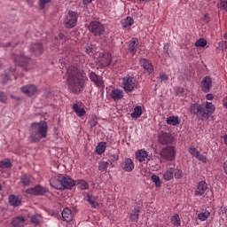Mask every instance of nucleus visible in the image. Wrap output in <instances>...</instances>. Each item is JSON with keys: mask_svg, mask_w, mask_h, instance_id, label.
<instances>
[{"mask_svg": "<svg viewBox=\"0 0 227 227\" xmlns=\"http://www.w3.org/2000/svg\"><path fill=\"white\" fill-rule=\"evenodd\" d=\"M20 91L26 97H34L38 92V88L35 84H27L20 88Z\"/></svg>", "mask_w": 227, "mask_h": 227, "instance_id": "obj_11", "label": "nucleus"}, {"mask_svg": "<svg viewBox=\"0 0 227 227\" xmlns=\"http://www.w3.org/2000/svg\"><path fill=\"white\" fill-rule=\"evenodd\" d=\"M121 168L122 171H125L126 173H132V171H134V168H136V165L134 164V160L132 159L125 158L121 163Z\"/></svg>", "mask_w": 227, "mask_h": 227, "instance_id": "obj_12", "label": "nucleus"}, {"mask_svg": "<svg viewBox=\"0 0 227 227\" xmlns=\"http://www.w3.org/2000/svg\"><path fill=\"white\" fill-rule=\"evenodd\" d=\"M27 194H31L32 196H43L45 192H49V189L45 186L36 185L26 190Z\"/></svg>", "mask_w": 227, "mask_h": 227, "instance_id": "obj_10", "label": "nucleus"}, {"mask_svg": "<svg viewBox=\"0 0 227 227\" xmlns=\"http://www.w3.org/2000/svg\"><path fill=\"white\" fill-rule=\"evenodd\" d=\"M26 220L22 216L14 217L12 220V227H24Z\"/></svg>", "mask_w": 227, "mask_h": 227, "instance_id": "obj_25", "label": "nucleus"}, {"mask_svg": "<svg viewBox=\"0 0 227 227\" xmlns=\"http://www.w3.org/2000/svg\"><path fill=\"white\" fill-rule=\"evenodd\" d=\"M170 221L175 227H178L182 224V220L180 219V215L178 214H174L170 217Z\"/></svg>", "mask_w": 227, "mask_h": 227, "instance_id": "obj_34", "label": "nucleus"}, {"mask_svg": "<svg viewBox=\"0 0 227 227\" xmlns=\"http://www.w3.org/2000/svg\"><path fill=\"white\" fill-rule=\"evenodd\" d=\"M50 185L53 187V189L63 191V185L61 183V174L59 176L51 177L50 179Z\"/></svg>", "mask_w": 227, "mask_h": 227, "instance_id": "obj_18", "label": "nucleus"}, {"mask_svg": "<svg viewBox=\"0 0 227 227\" xmlns=\"http://www.w3.org/2000/svg\"><path fill=\"white\" fill-rule=\"evenodd\" d=\"M109 65H111V58L108 57V59H106V62L105 63V67H109Z\"/></svg>", "mask_w": 227, "mask_h": 227, "instance_id": "obj_56", "label": "nucleus"}, {"mask_svg": "<svg viewBox=\"0 0 227 227\" xmlns=\"http://www.w3.org/2000/svg\"><path fill=\"white\" fill-rule=\"evenodd\" d=\"M75 185L78 187V189H81V191H88L90 189V184L86 182L84 179H79L75 182Z\"/></svg>", "mask_w": 227, "mask_h": 227, "instance_id": "obj_27", "label": "nucleus"}, {"mask_svg": "<svg viewBox=\"0 0 227 227\" xmlns=\"http://www.w3.org/2000/svg\"><path fill=\"white\" fill-rule=\"evenodd\" d=\"M190 111L192 114H196L198 118H200L202 121H205L212 116L214 111H215V106H214L212 102H206L202 105L192 104Z\"/></svg>", "mask_w": 227, "mask_h": 227, "instance_id": "obj_2", "label": "nucleus"}, {"mask_svg": "<svg viewBox=\"0 0 227 227\" xmlns=\"http://www.w3.org/2000/svg\"><path fill=\"white\" fill-rule=\"evenodd\" d=\"M195 47H207V41L205 40V38H200L199 40L196 41L195 43Z\"/></svg>", "mask_w": 227, "mask_h": 227, "instance_id": "obj_41", "label": "nucleus"}, {"mask_svg": "<svg viewBox=\"0 0 227 227\" xmlns=\"http://www.w3.org/2000/svg\"><path fill=\"white\" fill-rule=\"evenodd\" d=\"M30 51L33 56H42L43 54V44L41 43H32L30 45Z\"/></svg>", "mask_w": 227, "mask_h": 227, "instance_id": "obj_14", "label": "nucleus"}, {"mask_svg": "<svg viewBox=\"0 0 227 227\" xmlns=\"http://www.w3.org/2000/svg\"><path fill=\"white\" fill-rule=\"evenodd\" d=\"M30 182H31V179L27 175H24L20 177V184H22L24 187H27V185H29Z\"/></svg>", "mask_w": 227, "mask_h": 227, "instance_id": "obj_39", "label": "nucleus"}, {"mask_svg": "<svg viewBox=\"0 0 227 227\" xmlns=\"http://www.w3.org/2000/svg\"><path fill=\"white\" fill-rule=\"evenodd\" d=\"M47 130H49V125L45 121L32 123L31 134L29 136L30 141L32 143H40L42 139L47 137Z\"/></svg>", "mask_w": 227, "mask_h": 227, "instance_id": "obj_3", "label": "nucleus"}, {"mask_svg": "<svg viewBox=\"0 0 227 227\" xmlns=\"http://www.w3.org/2000/svg\"><path fill=\"white\" fill-rule=\"evenodd\" d=\"M173 141H175V137L169 132L160 131L158 135V143L162 145V146L172 145Z\"/></svg>", "mask_w": 227, "mask_h": 227, "instance_id": "obj_8", "label": "nucleus"}, {"mask_svg": "<svg viewBox=\"0 0 227 227\" xmlns=\"http://www.w3.org/2000/svg\"><path fill=\"white\" fill-rule=\"evenodd\" d=\"M223 171L227 175V160L223 163Z\"/></svg>", "mask_w": 227, "mask_h": 227, "instance_id": "obj_57", "label": "nucleus"}, {"mask_svg": "<svg viewBox=\"0 0 227 227\" xmlns=\"http://www.w3.org/2000/svg\"><path fill=\"white\" fill-rule=\"evenodd\" d=\"M31 223L35 224V226H38L40 223H42V215H34L31 216Z\"/></svg>", "mask_w": 227, "mask_h": 227, "instance_id": "obj_38", "label": "nucleus"}, {"mask_svg": "<svg viewBox=\"0 0 227 227\" xmlns=\"http://www.w3.org/2000/svg\"><path fill=\"white\" fill-rule=\"evenodd\" d=\"M14 56V63L18 65V67H26V70H31L33 67H35V61L24 56L22 52H15Z\"/></svg>", "mask_w": 227, "mask_h": 227, "instance_id": "obj_4", "label": "nucleus"}, {"mask_svg": "<svg viewBox=\"0 0 227 227\" xmlns=\"http://www.w3.org/2000/svg\"><path fill=\"white\" fill-rule=\"evenodd\" d=\"M175 175V168H169L164 174L163 178L166 182H169V180H173V176Z\"/></svg>", "mask_w": 227, "mask_h": 227, "instance_id": "obj_31", "label": "nucleus"}, {"mask_svg": "<svg viewBox=\"0 0 227 227\" xmlns=\"http://www.w3.org/2000/svg\"><path fill=\"white\" fill-rule=\"evenodd\" d=\"M12 168V161L8 159L2 160L0 161V169H8Z\"/></svg>", "mask_w": 227, "mask_h": 227, "instance_id": "obj_36", "label": "nucleus"}, {"mask_svg": "<svg viewBox=\"0 0 227 227\" xmlns=\"http://www.w3.org/2000/svg\"><path fill=\"white\" fill-rule=\"evenodd\" d=\"M223 38H225V40H227V33H225V34L223 35Z\"/></svg>", "mask_w": 227, "mask_h": 227, "instance_id": "obj_60", "label": "nucleus"}, {"mask_svg": "<svg viewBox=\"0 0 227 227\" xmlns=\"http://www.w3.org/2000/svg\"><path fill=\"white\" fill-rule=\"evenodd\" d=\"M139 214H141V206H136L129 214V220L132 223H137L139 221Z\"/></svg>", "mask_w": 227, "mask_h": 227, "instance_id": "obj_20", "label": "nucleus"}, {"mask_svg": "<svg viewBox=\"0 0 227 227\" xmlns=\"http://www.w3.org/2000/svg\"><path fill=\"white\" fill-rule=\"evenodd\" d=\"M1 189H3V186H1V184H0V191H1Z\"/></svg>", "mask_w": 227, "mask_h": 227, "instance_id": "obj_64", "label": "nucleus"}, {"mask_svg": "<svg viewBox=\"0 0 227 227\" xmlns=\"http://www.w3.org/2000/svg\"><path fill=\"white\" fill-rule=\"evenodd\" d=\"M89 78L91 81V82H94V84L98 88H104V82L102 81V78L97 74L95 72H90L89 74Z\"/></svg>", "mask_w": 227, "mask_h": 227, "instance_id": "obj_17", "label": "nucleus"}, {"mask_svg": "<svg viewBox=\"0 0 227 227\" xmlns=\"http://www.w3.org/2000/svg\"><path fill=\"white\" fill-rule=\"evenodd\" d=\"M11 72H15V69H12Z\"/></svg>", "mask_w": 227, "mask_h": 227, "instance_id": "obj_62", "label": "nucleus"}, {"mask_svg": "<svg viewBox=\"0 0 227 227\" xmlns=\"http://www.w3.org/2000/svg\"><path fill=\"white\" fill-rule=\"evenodd\" d=\"M220 51H227V41H222L218 43Z\"/></svg>", "mask_w": 227, "mask_h": 227, "instance_id": "obj_46", "label": "nucleus"}, {"mask_svg": "<svg viewBox=\"0 0 227 227\" xmlns=\"http://www.w3.org/2000/svg\"><path fill=\"white\" fill-rule=\"evenodd\" d=\"M223 106L227 108V101L223 103Z\"/></svg>", "mask_w": 227, "mask_h": 227, "instance_id": "obj_61", "label": "nucleus"}, {"mask_svg": "<svg viewBox=\"0 0 227 227\" xmlns=\"http://www.w3.org/2000/svg\"><path fill=\"white\" fill-rule=\"evenodd\" d=\"M59 38L62 43H66V42L68 40V37L65 35L63 33L59 34Z\"/></svg>", "mask_w": 227, "mask_h": 227, "instance_id": "obj_50", "label": "nucleus"}, {"mask_svg": "<svg viewBox=\"0 0 227 227\" xmlns=\"http://www.w3.org/2000/svg\"><path fill=\"white\" fill-rule=\"evenodd\" d=\"M61 184H62V191L65 189H72L74 187L75 182L70 176L61 174Z\"/></svg>", "mask_w": 227, "mask_h": 227, "instance_id": "obj_13", "label": "nucleus"}, {"mask_svg": "<svg viewBox=\"0 0 227 227\" xmlns=\"http://www.w3.org/2000/svg\"><path fill=\"white\" fill-rule=\"evenodd\" d=\"M9 203L12 205V207H19L20 205L21 200L19 197L15 195H10L9 196Z\"/></svg>", "mask_w": 227, "mask_h": 227, "instance_id": "obj_33", "label": "nucleus"}, {"mask_svg": "<svg viewBox=\"0 0 227 227\" xmlns=\"http://www.w3.org/2000/svg\"><path fill=\"white\" fill-rule=\"evenodd\" d=\"M195 159H198V160H200V162H203L204 164H207L208 162V159L207 158V156L201 153H199V155Z\"/></svg>", "mask_w": 227, "mask_h": 227, "instance_id": "obj_45", "label": "nucleus"}, {"mask_svg": "<svg viewBox=\"0 0 227 227\" xmlns=\"http://www.w3.org/2000/svg\"><path fill=\"white\" fill-rule=\"evenodd\" d=\"M68 89L77 95L84 90V74L75 67H69L67 71Z\"/></svg>", "mask_w": 227, "mask_h": 227, "instance_id": "obj_1", "label": "nucleus"}, {"mask_svg": "<svg viewBox=\"0 0 227 227\" xmlns=\"http://www.w3.org/2000/svg\"><path fill=\"white\" fill-rule=\"evenodd\" d=\"M140 66L144 68L146 74H152L153 72V64L146 59H140Z\"/></svg>", "mask_w": 227, "mask_h": 227, "instance_id": "obj_21", "label": "nucleus"}, {"mask_svg": "<svg viewBox=\"0 0 227 227\" xmlns=\"http://www.w3.org/2000/svg\"><path fill=\"white\" fill-rule=\"evenodd\" d=\"M109 161H101L98 164V170L99 171H107V168H109Z\"/></svg>", "mask_w": 227, "mask_h": 227, "instance_id": "obj_40", "label": "nucleus"}, {"mask_svg": "<svg viewBox=\"0 0 227 227\" xmlns=\"http://www.w3.org/2000/svg\"><path fill=\"white\" fill-rule=\"evenodd\" d=\"M212 88V78L210 76H206L201 82V90L204 93H208Z\"/></svg>", "mask_w": 227, "mask_h": 227, "instance_id": "obj_22", "label": "nucleus"}, {"mask_svg": "<svg viewBox=\"0 0 227 227\" xmlns=\"http://www.w3.org/2000/svg\"><path fill=\"white\" fill-rule=\"evenodd\" d=\"M8 96H6L4 92L0 91V102H2V104H6Z\"/></svg>", "mask_w": 227, "mask_h": 227, "instance_id": "obj_47", "label": "nucleus"}, {"mask_svg": "<svg viewBox=\"0 0 227 227\" xmlns=\"http://www.w3.org/2000/svg\"><path fill=\"white\" fill-rule=\"evenodd\" d=\"M133 24H134V19H132V17H130V16H128L126 19H123L121 20V26L125 29H130V27H132Z\"/></svg>", "mask_w": 227, "mask_h": 227, "instance_id": "obj_26", "label": "nucleus"}, {"mask_svg": "<svg viewBox=\"0 0 227 227\" xmlns=\"http://www.w3.org/2000/svg\"><path fill=\"white\" fill-rule=\"evenodd\" d=\"M141 114H143V107L137 106H135L133 113L130 114V116L131 118L137 120V118H140Z\"/></svg>", "mask_w": 227, "mask_h": 227, "instance_id": "obj_28", "label": "nucleus"}, {"mask_svg": "<svg viewBox=\"0 0 227 227\" xmlns=\"http://www.w3.org/2000/svg\"><path fill=\"white\" fill-rule=\"evenodd\" d=\"M174 176L175 178H176L177 180H179V178H183L184 177V171H182V169L174 168Z\"/></svg>", "mask_w": 227, "mask_h": 227, "instance_id": "obj_43", "label": "nucleus"}, {"mask_svg": "<svg viewBox=\"0 0 227 227\" xmlns=\"http://www.w3.org/2000/svg\"><path fill=\"white\" fill-rule=\"evenodd\" d=\"M160 155L162 159H165L166 160H175V157H176V149H175V146H166L161 150Z\"/></svg>", "mask_w": 227, "mask_h": 227, "instance_id": "obj_9", "label": "nucleus"}, {"mask_svg": "<svg viewBox=\"0 0 227 227\" xmlns=\"http://www.w3.org/2000/svg\"><path fill=\"white\" fill-rule=\"evenodd\" d=\"M7 46H8V47H15V45H13V43H9L7 44Z\"/></svg>", "mask_w": 227, "mask_h": 227, "instance_id": "obj_59", "label": "nucleus"}, {"mask_svg": "<svg viewBox=\"0 0 227 227\" xmlns=\"http://www.w3.org/2000/svg\"><path fill=\"white\" fill-rule=\"evenodd\" d=\"M77 19H79V14H77V12L74 11H69L64 19V24L66 27H67L68 29L75 27L77 24Z\"/></svg>", "mask_w": 227, "mask_h": 227, "instance_id": "obj_7", "label": "nucleus"}, {"mask_svg": "<svg viewBox=\"0 0 227 227\" xmlns=\"http://www.w3.org/2000/svg\"><path fill=\"white\" fill-rule=\"evenodd\" d=\"M219 7L221 10H224L225 12H227V0L221 1Z\"/></svg>", "mask_w": 227, "mask_h": 227, "instance_id": "obj_51", "label": "nucleus"}, {"mask_svg": "<svg viewBox=\"0 0 227 227\" xmlns=\"http://www.w3.org/2000/svg\"><path fill=\"white\" fill-rule=\"evenodd\" d=\"M123 90L121 89H114L110 92V98L114 102H120L123 98Z\"/></svg>", "mask_w": 227, "mask_h": 227, "instance_id": "obj_19", "label": "nucleus"}, {"mask_svg": "<svg viewBox=\"0 0 227 227\" xmlns=\"http://www.w3.org/2000/svg\"><path fill=\"white\" fill-rule=\"evenodd\" d=\"M208 189V184L205 181H200L198 183L197 187L194 191V196H203L207 190Z\"/></svg>", "mask_w": 227, "mask_h": 227, "instance_id": "obj_15", "label": "nucleus"}, {"mask_svg": "<svg viewBox=\"0 0 227 227\" xmlns=\"http://www.w3.org/2000/svg\"><path fill=\"white\" fill-rule=\"evenodd\" d=\"M151 180L155 184V187H161L162 182H160V177L159 176L153 174L151 176Z\"/></svg>", "mask_w": 227, "mask_h": 227, "instance_id": "obj_37", "label": "nucleus"}, {"mask_svg": "<svg viewBox=\"0 0 227 227\" xmlns=\"http://www.w3.org/2000/svg\"><path fill=\"white\" fill-rule=\"evenodd\" d=\"M122 88L126 93H132L137 89V80L130 74H127L122 78Z\"/></svg>", "mask_w": 227, "mask_h": 227, "instance_id": "obj_5", "label": "nucleus"}, {"mask_svg": "<svg viewBox=\"0 0 227 227\" xmlns=\"http://www.w3.org/2000/svg\"><path fill=\"white\" fill-rule=\"evenodd\" d=\"M168 125H173L176 127V125H180V120L178 116H169L166 120Z\"/></svg>", "mask_w": 227, "mask_h": 227, "instance_id": "obj_32", "label": "nucleus"}, {"mask_svg": "<svg viewBox=\"0 0 227 227\" xmlns=\"http://www.w3.org/2000/svg\"><path fill=\"white\" fill-rule=\"evenodd\" d=\"M93 3V0H82L83 6H88V4H91Z\"/></svg>", "mask_w": 227, "mask_h": 227, "instance_id": "obj_54", "label": "nucleus"}, {"mask_svg": "<svg viewBox=\"0 0 227 227\" xmlns=\"http://www.w3.org/2000/svg\"><path fill=\"white\" fill-rule=\"evenodd\" d=\"M85 52L86 54H91V52H93V48H91L90 45L86 46Z\"/></svg>", "mask_w": 227, "mask_h": 227, "instance_id": "obj_53", "label": "nucleus"}, {"mask_svg": "<svg viewBox=\"0 0 227 227\" xmlns=\"http://www.w3.org/2000/svg\"><path fill=\"white\" fill-rule=\"evenodd\" d=\"M137 45H139L137 38H132L128 48L130 54H136L137 52Z\"/></svg>", "mask_w": 227, "mask_h": 227, "instance_id": "obj_23", "label": "nucleus"}, {"mask_svg": "<svg viewBox=\"0 0 227 227\" xmlns=\"http://www.w3.org/2000/svg\"><path fill=\"white\" fill-rule=\"evenodd\" d=\"M210 217V213L209 212H204V213H200L198 215V219L200 221H207Z\"/></svg>", "mask_w": 227, "mask_h": 227, "instance_id": "obj_42", "label": "nucleus"}, {"mask_svg": "<svg viewBox=\"0 0 227 227\" xmlns=\"http://www.w3.org/2000/svg\"><path fill=\"white\" fill-rule=\"evenodd\" d=\"M40 3V9L43 10L45 8V4H49L51 3V0H39Z\"/></svg>", "mask_w": 227, "mask_h": 227, "instance_id": "obj_49", "label": "nucleus"}, {"mask_svg": "<svg viewBox=\"0 0 227 227\" xmlns=\"http://www.w3.org/2000/svg\"><path fill=\"white\" fill-rule=\"evenodd\" d=\"M88 27L94 36H102L106 33V27L99 21H91Z\"/></svg>", "mask_w": 227, "mask_h": 227, "instance_id": "obj_6", "label": "nucleus"}, {"mask_svg": "<svg viewBox=\"0 0 227 227\" xmlns=\"http://www.w3.org/2000/svg\"><path fill=\"white\" fill-rule=\"evenodd\" d=\"M119 159L120 156H118V154H111L109 158L110 164H113V162H116Z\"/></svg>", "mask_w": 227, "mask_h": 227, "instance_id": "obj_48", "label": "nucleus"}, {"mask_svg": "<svg viewBox=\"0 0 227 227\" xmlns=\"http://www.w3.org/2000/svg\"><path fill=\"white\" fill-rule=\"evenodd\" d=\"M137 1H140L142 3H150L152 0H137Z\"/></svg>", "mask_w": 227, "mask_h": 227, "instance_id": "obj_58", "label": "nucleus"}, {"mask_svg": "<svg viewBox=\"0 0 227 227\" xmlns=\"http://www.w3.org/2000/svg\"><path fill=\"white\" fill-rule=\"evenodd\" d=\"M61 215L63 220L67 223H70V221L73 219L72 210H70L68 207H65L63 209Z\"/></svg>", "mask_w": 227, "mask_h": 227, "instance_id": "obj_24", "label": "nucleus"}, {"mask_svg": "<svg viewBox=\"0 0 227 227\" xmlns=\"http://www.w3.org/2000/svg\"><path fill=\"white\" fill-rule=\"evenodd\" d=\"M189 153H191V155H192V157H195V159H196L197 156L199 155L200 152L198 151V149H196V147L192 145L189 148Z\"/></svg>", "mask_w": 227, "mask_h": 227, "instance_id": "obj_44", "label": "nucleus"}, {"mask_svg": "<svg viewBox=\"0 0 227 227\" xmlns=\"http://www.w3.org/2000/svg\"><path fill=\"white\" fill-rule=\"evenodd\" d=\"M207 100H214V94H207L206 95Z\"/></svg>", "mask_w": 227, "mask_h": 227, "instance_id": "obj_55", "label": "nucleus"}, {"mask_svg": "<svg viewBox=\"0 0 227 227\" xmlns=\"http://www.w3.org/2000/svg\"><path fill=\"white\" fill-rule=\"evenodd\" d=\"M106 148H107V143L106 142L98 143V145L96 146V153H98V155H102V153L106 152Z\"/></svg>", "mask_w": 227, "mask_h": 227, "instance_id": "obj_30", "label": "nucleus"}, {"mask_svg": "<svg viewBox=\"0 0 227 227\" xmlns=\"http://www.w3.org/2000/svg\"><path fill=\"white\" fill-rule=\"evenodd\" d=\"M87 201L90 204L92 208H97V207H98V202H97V197L91 194L87 195Z\"/></svg>", "mask_w": 227, "mask_h": 227, "instance_id": "obj_35", "label": "nucleus"}, {"mask_svg": "<svg viewBox=\"0 0 227 227\" xmlns=\"http://www.w3.org/2000/svg\"><path fill=\"white\" fill-rule=\"evenodd\" d=\"M136 159L138 162H148L151 159V156L148 155V152L140 149L136 153Z\"/></svg>", "mask_w": 227, "mask_h": 227, "instance_id": "obj_16", "label": "nucleus"}, {"mask_svg": "<svg viewBox=\"0 0 227 227\" xmlns=\"http://www.w3.org/2000/svg\"><path fill=\"white\" fill-rule=\"evenodd\" d=\"M160 79L161 81H168L169 79V76H168V74L161 73L160 74Z\"/></svg>", "mask_w": 227, "mask_h": 227, "instance_id": "obj_52", "label": "nucleus"}, {"mask_svg": "<svg viewBox=\"0 0 227 227\" xmlns=\"http://www.w3.org/2000/svg\"><path fill=\"white\" fill-rule=\"evenodd\" d=\"M1 67H3V64H1V62H0V68H1Z\"/></svg>", "mask_w": 227, "mask_h": 227, "instance_id": "obj_63", "label": "nucleus"}, {"mask_svg": "<svg viewBox=\"0 0 227 227\" xmlns=\"http://www.w3.org/2000/svg\"><path fill=\"white\" fill-rule=\"evenodd\" d=\"M73 111L75 113V114L77 116H79L80 118L84 116V114H86V110L84 108H81L79 107V104H74L73 106Z\"/></svg>", "mask_w": 227, "mask_h": 227, "instance_id": "obj_29", "label": "nucleus"}]
</instances>
